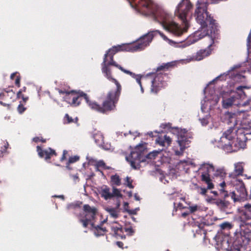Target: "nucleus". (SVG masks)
<instances>
[{
  "mask_svg": "<svg viewBox=\"0 0 251 251\" xmlns=\"http://www.w3.org/2000/svg\"><path fill=\"white\" fill-rule=\"evenodd\" d=\"M208 0H198L196 4V8L194 16L196 21L199 24L201 27H209L206 32L196 31L194 33V39L192 41L187 40L185 41H181L178 43L181 44L180 47L185 48L196 42L199 40L206 36L209 39L208 47H211L212 45L219 39V30L218 29L217 23L211 14L207 11Z\"/></svg>",
  "mask_w": 251,
  "mask_h": 251,
  "instance_id": "obj_1",
  "label": "nucleus"
},
{
  "mask_svg": "<svg viewBox=\"0 0 251 251\" xmlns=\"http://www.w3.org/2000/svg\"><path fill=\"white\" fill-rule=\"evenodd\" d=\"M60 95H62L63 101L66 102L73 106H76L80 104L81 98H83L89 107L93 110L102 114H105L114 110L116 104L110 98V94L107 95L103 98L102 104L95 101H91L86 94L82 91L76 92L74 90H63L56 89Z\"/></svg>",
  "mask_w": 251,
  "mask_h": 251,
  "instance_id": "obj_2",
  "label": "nucleus"
},
{
  "mask_svg": "<svg viewBox=\"0 0 251 251\" xmlns=\"http://www.w3.org/2000/svg\"><path fill=\"white\" fill-rule=\"evenodd\" d=\"M226 123L230 126L229 128L225 131L222 138L229 140L224 146V149L227 151H236L240 149L245 148L247 138L244 129L240 127L239 121L237 120L235 113L227 112L226 114Z\"/></svg>",
  "mask_w": 251,
  "mask_h": 251,
  "instance_id": "obj_3",
  "label": "nucleus"
},
{
  "mask_svg": "<svg viewBox=\"0 0 251 251\" xmlns=\"http://www.w3.org/2000/svg\"><path fill=\"white\" fill-rule=\"evenodd\" d=\"M135 4L142 10H147L149 14H153L154 19L160 23L164 28L176 37L181 36L187 32V27L182 28L173 20V16L163 9H158L154 13L153 4L151 0H138Z\"/></svg>",
  "mask_w": 251,
  "mask_h": 251,
  "instance_id": "obj_4",
  "label": "nucleus"
},
{
  "mask_svg": "<svg viewBox=\"0 0 251 251\" xmlns=\"http://www.w3.org/2000/svg\"><path fill=\"white\" fill-rule=\"evenodd\" d=\"M251 219V204H247L242 210L241 215L238 219L240 230L237 235L233 246L236 249L251 243V222L247 220Z\"/></svg>",
  "mask_w": 251,
  "mask_h": 251,
  "instance_id": "obj_5",
  "label": "nucleus"
},
{
  "mask_svg": "<svg viewBox=\"0 0 251 251\" xmlns=\"http://www.w3.org/2000/svg\"><path fill=\"white\" fill-rule=\"evenodd\" d=\"M101 71L105 76L109 80L112 81L116 85V89L115 90H111L109 91L107 95L110 94V98L115 102L116 104L117 103L119 97L121 95L122 90V87L119 82L114 78L112 76L111 70L110 68V66H113L120 69L123 73L130 75L131 76H135V74L130 71L127 70L119 65L114 60V55L108 54L106 56V60H104V56L103 57V62L101 64Z\"/></svg>",
  "mask_w": 251,
  "mask_h": 251,
  "instance_id": "obj_6",
  "label": "nucleus"
},
{
  "mask_svg": "<svg viewBox=\"0 0 251 251\" xmlns=\"http://www.w3.org/2000/svg\"><path fill=\"white\" fill-rule=\"evenodd\" d=\"M156 32L160 33L157 30L150 31L141 37L133 43L124 44L113 46L105 53L104 60H106V56L108 54L114 56L116 53L120 51L135 52L144 50L151 42Z\"/></svg>",
  "mask_w": 251,
  "mask_h": 251,
  "instance_id": "obj_7",
  "label": "nucleus"
},
{
  "mask_svg": "<svg viewBox=\"0 0 251 251\" xmlns=\"http://www.w3.org/2000/svg\"><path fill=\"white\" fill-rule=\"evenodd\" d=\"M244 89L249 90L247 86H239L236 87V91L223 92L222 94L223 108L227 109L233 105L237 107L249 105L251 101L250 99H248L245 101H242L247 97V93L244 91Z\"/></svg>",
  "mask_w": 251,
  "mask_h": 251,
  "instance_id": "obj_8",
  "label": "nucleus"
},
{
  "mask_svg": "<svg viewBox=\"0 0 251 251\" xmlns=\"http://www.w3.org/2000/svg\"><path fill=\"white\" fill-rule=\"evenodd\" d=\"M193 5L190 0H181L176 7L175 14L180 19L184 25V27L188 28L189 25L186 17L189 11L192 8Z\"/></svg>",
  "mask_w": 251,
  "mask_h": 251,
  "instance_id": "obj_9",
  "label": "nucleus"
},
{
  "mask_svg": "<svg viewBox=\"0 0 251 251\" xmlns=\"http://www.w3.org/2000/svg\"><path fill=\"white\" fill-rule=\"evenodd\" d=\"M174 129L177 132V142L180 148L179 151H175V153L177 155H180L183 154L184 150L188 147L190 141L187 137V131L185 129H179L178 128Z\"/></svg>",
  "mask_w": 251,
  "mask_h": 251,
  "instance_id": "obj_10",
  "label": "nucleus"
},
{
  "mask_svg": "<svg viewBox=\"0 0 251 251\" xmlns=\"http://www.w3.org/2000/svg\"><path fill=\"white\" fill-rule=\"evenodd\" d=\"M139 148H143L142 145L136 147L135 151L131 152L130 155L126 157V160L130 163V166L134 169H137L139 164L145 161V157L143 155V152L139 150Z\"/></svg>",
  "mask_w": 251,
  "mask_h": 251,
  "instance_id": "obj_11",
  "label": "nucleus"
},
{
  "mask_svg": "<svg viewBox=\"0 0 251 251\" xmlns=\"http://www.w3.org/2000/svg\"><path fill=\"white\" fill-rule=\"evenodd\" d=\"M201 171V180L207 184V189H212L214 188V184L212 182V180L210 177V173L214 172L215 168L212 164L208 163H204L202 164L200 168Z\"/></svg>",
  "mask_w": 251,
  "mask_h": 251,
  "instance_id": "obj_12",
  "label": "nucleus"
},
{
  "mask_svg": "<svg viewBox=\"0 0 251 251\" xmlns=\"http://www.w3.org/2000/svg\"><path fill=\"white\" fill-rule=\"evenodd\" d=\"M220 198L212 199L213 203L216 204L221 210L226 211L230 205L228 198L231 197L228 192L220 189Z\"/></svg>",
  "mask_w": 251,
  "mask_h": 251,
  "instance_id": "obj_13",
  "label": "nucleus"
},
{
  "mask_svg": "<svg viewBox=\"0 0 251 251\" xmlns=\"http://www.w3.org/2000/svg\"><path fill=\"white\" fill-rule=\"evenodd\" d=\"M16 99V94L12 89H3L0 93V104L4 106H9Z\"/></svg>",
  "mask_w": 251,
  "mask_h": 251,
  "instance_id": "obj_14",
  "label": "nucleus"
},
{
  "mask_svg": "<svg viewBox=\"0 0 251 251\" xmlns=\"http://www.w3.org/2000/svg\"><path fill=\"white\" fill-rule=\"evenodd\" d=\"M239 233H237L235 235V239L232 242V245H230V243L229 242V240L228 237H224L222 239H220V240H218L217 241V245L221 250L223 251H230L232 249L236 250L237 251H240V249L242 248H245L248 245H246L245 246H243L242 247H240L238 248V249H236L233 246V243L236 239V236Z\"/></svg>",
  "mask_w": 251,
  "mask_h": 251,
  "instance_id": "obj_15",
  "label": "nucleus"
},
{
  "mask_svg": "<svg viewBox=\"0 0 251 251\" xmlns=\"http://www.w3.org/2000/svg\"><path fill=\"white\" fill-rule=\"evenodd\" d=\"M165 75V74L159 73L154 77V79L151 81V91L152 92L157 94L163 87L164 81L163 80V76Z\"/></svg>",
  "mask_w": 251,
  "mask_h": 251,
  "instance_id": "obj_16",
  "label": "nucleus"
},
{
  "mask_svg": "<svg viewBox=\"0 0 251 251\" xmlns=\"http://www.w3.org/2000/svg\"><path fill=\"white\" fill-rule=\"evenodd\" d=\"M237 193L235 192L230 193L231 199H233L234 201H239L240 199H244L247 197V192L245 188V184L241 181L239 184L236 186V187Z\"/></svg>",
  "mask_w": 251,
  "mask_h": 251,
  "instance_id": "obj_17",
  "label": "nucleus"
},
{
  "mask_svg": "<svg viewBox=\"0 0 251 251\" xmlns=\"http://www.w3.org/2000/svg\"><path fill=\"white\" fill-rule=\"evenodd\" d=\"M36 151L38 156L40 158H44L45 160L48 161L53 156H57L55 151L51 148H48L47 150H43L39 146L36 147Z\"/></svg>",
  "mask_w": 251,
  "mask_h": 251,
  "instance_id": "obj_18",
  "label": "nucleus"
},
{
  "mask_svg": "<svg viewBox=\"0 0 251 251\" xmlns=\"http://www.w3.org/2000/svg\"><path fill=\"white\" fill-rule=\"evenodd\" d=\"M111 229L113 233V235L117 238L125 239L126 238L124 233V229L122 226L115 222L112 223L111 225Z\"/></svg>",
  "mask_w": 251,
  "mask_h": 251,
  "instance_id": "obj_19",
  "label": "nucleus"
},
{
  "mask_svg": "<svg viewBox=\"0 0 251 251\" xmlns=\"http://www.w3.org/2000/svg\"><path fill=\"white\" fill-rule=\"evenodd\" d=\"M211 52L210 47L208 46L206 49H201L199 50L195 55L192 56V59L195 61H200L204 57L209 55Z\"/></svg>",
  "mask_w": 251,
  "mask_h": 251,
  "instance_id": "obj_20",
  "label": "nucleus"
},
{
  "mask_svg": "<svg viewBox=\"0 0 251 251\" xmlns=\"http://www.w3.org/2000/svg\"><path fill=\"white\" fill-rule=\"evenodd\" d=\"M83 210L85 212V217L94 220L97 213V209L95 207H91L89 204L83 205Z\"/></svg>",
  "mask_w": 251,
  "mask_h": 251,
  "instance_id": "obj_21",
  "label": "nucleus"
},
{
  "mask_svg": "<svg viewBox=\"0 0 251 251\" xmlns=\"http://www.w3.org/2000/svg\"><path fill=\"white\" fill-rule=\"evenodd\" d=\"M156 143L163 148H168L172 143V139L167 135L158 136L156 139Z\"/></svg>",
  "mask_w": 251,
  "mask_h": 251,
  "instance_id": "obj_22",
  "label": "nucleus"
},
{
  "mask_svg": "<svg viewBox=\"0 0 251 251\" xmlns=\"http://www.w3.org/2000/svg\"><path fill=\"white\" fill-rule=\"evenodd\" d=\"M92 227L93 228V232L95 235L97 236L103 235L107 231L105 228H103L101 226H95L93 223L91 224Z\"/></svg>",
  "mask_w": 251,
  "mask_h": 251,
  "instance_id": "obj_23",
  "label": "nucleus"
},
{
  "mask_svg": "<svg viewBox=\"0 0 251 251\" xmlns=\"http://www.w3.org/2000/svg\"><path fill=\"white\" fill-rule=\"evenodd\" d=\"M101 197L103 198L105 200L110 199L112 198L111 193L110 192V188L107 186H104L101 189L100 192Z\"/></svg>",
  "mask_w": 251,
  "mask_h": 251,
  "instance_id": "obj_24",
  "label": "nucleus"
},
{
  "mask_svg": "<svg viewBox=\"0 0 251 251\" xmlns=\"http://www.w3.org/2000/svg\"><path fill=\"white\" fill-rule=\"evenodd\" d=\"M244 166L243 163L238 162L234 165V172L237 176H242L243 173Z\"/></svg>",
  "mask_w": 251,
  "mask_h": 251,
  "instance_id": "obj_25",
  "label": "nucleus"
},
{
  "mask_svg": "<svg viewBox=\"0 0 251 251\" xmlns=\"http://www.w3.org/2000/svg\"><path fill=\"white\" fill-rule=\"evenodd\" d=\"M111 185L113 186H120L121 184V179L119 176L117 174L114 175H112L111 176Z\"/></svg>",
  "mask_w": 251,
  "mask_h": 251,
  "instance_id": "obj_26",
  "label": "nucleus"
},
{
  "mask_svg": "<svg viewBox=\"0 0 251 251\" xmlns=\"http://www.w3.org/2000/svg\"><path fill=\"white\" fill-rule=\"evenodd\" d=\"M105 210L110 214V216L113 218L116 219L119 217L118 212L116 208L107 207L105 208Z\"/></svg>",
  "mask_w": 251,
  "mask_h": 251,
  "instance_id": "obj_27",
  "label": "nucleus"
},
{
  "mask_svg": "<svg viewBox=\"0 0 251 251\" xmlns=\"http://www.w3.org/2000/svg\"><path fill=\"white\" fill-rule=\"evenodd\" d=\"M163 150H164V148L162 149L160 151H153L147 154L145 157L147 159H153L160 152V151Z\"/></svg>",
  "mask_w": 251,
  "mask_h": 251,
  "instance_id": "obj_28",
  "label": "nucleus"
},
{
  "mask_svg": "<svg viewBox=\"0 0 251 251\" xmlns=\"http://www.w3.org/2000/svg\"><path fill=\"white\" fill-rule=\"evenodd\" d=\"M79 156L77 155L70 157L68 162L66 163V167L68 168L71 164L77 162L79 160Z\"/></svg>",
  "mask_w": 251,
  "mask_h": 251,
  "instance_id": "obj_29",
  "label": "nucleus"
},
{
  "mask_svg": "<svg viewBox=\"0 0 251 251\" xmlns=\"http://www.w3.org/2000/svg\"><path fill=\"white\" fill-rule=\"evenodd\" d=\"M113 192L111 193L112 198L114 197L118 198H123V195L121 193L119 189L116 188L115 186H113Z\"/></svg>",
  "mask_w": 251,
  "mask_h": 251,
  "instance_id": "obj_30",
  "label": "nucleus"
},
{
  "mask_svg": "<svg viewBox=\"0 0 251 251\" xmlns=\"http://www.w3.org/2000/svg\"><path fill=\"white\" fill-rule=\"evenodd\" d=\"M172 66L171 63L163 64L162 65H160L157 68L156 71L159 72L160 71L168 70Z\"/></svg>",
  "mask_w": 251,
  "mask_h": 251,
  "instance_id": "obj_31",
  "label": "nucleus"
},
{
  "mask_svg": "<svg viewBox=\"0 0 251 251\" xmlns=\"http://www.w3.org/2000/svg\"><path fill=\"white\" fill-rule=\"evenodd\" d=\"M124 230L126 233V235L129 236L133 235L135 233V230L132 228L131 226H126L124 228Z\"/></svg>",
  "mask_w": 251,
  "mask_h": 251,
  "instance_id": "obj_32",
  "label": "nucleus"
},
{
  "mask_svg": "<svg viewBox=\"0 0 251 251\" xmlns=\"http://www.w3.org/2000/svg\"><path fill=\"white\" fill-rule=\"evenodd\" d=\"M93 220L90 219L88 217H84V219H80L79 220V222L82 224L83 226L85 228L87 227L88 224L90 222H91Z\"/></svg>",
  "mask_w": 251,
  "mask_h": 251,
  "instance_id": "obj_33",
  "label": "nucleus"
},
{
  "mask_svg": "<svg viewBox=\"0 0 251 251\" xmlns=\"http://www.w3.org/2000/svg\"><path fill=\"white\" fill-rule=\"evenodd\" d=\"M132 180L129 176H126L125 179V185L130 189H133L134 186L132 185Z\"/></svg>",
  "mask_w": 251,
  "mask_h": 251,
  "instance_id": "obj_34",
  "label": "nucleus"
},
{
  "mask_svg": "<svg viewBox=\"0 0 251 251\" xmlns=\"http://www.w3.org/2000/svg\"><path fill=\"white\" fill-rule=\"evenodd\" d=\"M8 146V143L6 142L3 146L0 147V157L3 156V153L6 152Z\"/></svg>",
  "mask_w": 251,
  "mask_h": 251,
  "instance_id": "obj_35",
  "label": "nucleus"
},
{
  "mask_svg": "<svg viewBox=\"0 0 251 251\" xmlns=\"http://www.w3.org/2000/svg\"><path fill=\"white\" fill-rule=\"evenodd\" d=\"M226 173L223 169H217L214 174V176H216L224 177Z\"/></svg>",
  "mask_w": 251,
  "mask_h": 251,
  "instance_id": "obj_36",
  "label": "nucleus"
},
{
  "mask_svg": "<svg viewBox=\"0 0 251 251\" xmlns=\"http://www.w3.org/2000/svg\"><path fill=\"white\" fill-rule=\"evenodd\" d=\"M64 123L69 124L74 122L73 119L70 117L68 114H66L64 118Z\"/></svg>",
  "mask_w": 251,
  "mask_h": 251,
  "instance_id": "obj_37",
  "label": "nucleus"
},
{
  "mask_svg": "<svg viewBox=\"0 0 251 251\" xmlns=\"http://www.w3.org/2000/svg\"><path fill=\"white\" fill-rule=\"evenodd\" d=\"M131 77L135 78L136 80L137 83L139 84V85H140V86L141 87L142 92H143V89L142 84H141V76L139 75H136L135 74V76H134V77L131 76Z\"/></svg>",
  "mask_w": 251,
  "mask_h": 251,
  "instance_id": "obj_38",
  "label": "nucleus"
},
{
  "mask_svg": "<svg viewBox=\"0 0 251 251\" xmlns=\"http://www.w3.org/2000/svg\"><path fill=\"white\" fill-rule=\"evenodd\" d=\"M25 110L26 108L24 107L22 103H20L17 107L18 112L22 114Z\"/></svg>",
  "mask_w": 251,
  "mask_h": 251,
  "instance_id": "obj_39",
  "label": "nucleus"
},
{
  "mask_svg": "<svg viewBox=\"0 0 251 251\" xmlns=\"http://www.w3.org/2000/svg\"><path fill=\"white\" fill-rule=\"evenodd\" d=\"M81 203V202H80V203H78V202H77L76 203H72L68 206V208L69 209H75V208L80 207V204Z\"/></svg>",
  "mask_w": 251,
  "mask_h": 251,
  "instance_id": "obj_40",
  "label": "nucleus"
},
{
  "mask_svg": "<svg viewBox=\"0 0 251 251\" xmlns=\"http://www.w3.org/2000/svg\"><path fill=\"white\" fill-rule=\"evenodd\" d=\"M208 189L207 188L198 187V192L202 195L206 194Z\"/></svg>",
  "mask_w": 251,
  "mask_h": 251,
  "instance_id": "obj_41",
  "label": "nucleus"
},
{
  "mask_svg": "<svg viewBox=\"0 0 251 251\" xmlns=\"http://www.w3.org/2000/svg\"><path fill=\"white\" fill-rule=\"evenodd\" d=\"M33 141H34L35 143H37L39 141H41L42 143H45V142H46V139H44L43 138H41L40 139V138L39 137H35L33 138Z\"/></svg>",
  "mask_w": 251,
  "mask_h": 251,
  "instance_id": "obj_42",
  "label": "nucleus"
},
{
  "mask_svg": "<svg viewBox=\"0 0 251 251\" xmlns=\"http://www.w3.org/2000/svg\"><path fill=\"white\" fill-rule=\"evenodd\" d=\"M97 166L98 167H102L103 168H106V164L103 161H99L97 163Z\"/></svg>",
  "mask_w": 251,
  "mask_h": 251,
  "instance_id": "obj_43",
  "label": "nucleus"
},
{
  "mask_svg": "<svg viewBox=\"0 0 251 251\" xmlns=\"http://www.w3.org/2000/svg\"><path fill=\"white\" fill-rule=\"evenodd\" d=\"M68 154V151L66 150H64L63 152V154L62 157L60 158V161L63 162L66 159V155Z\"/></svg>",
  "mask_w": 251,
  "mask_h": 251,
  "instance_id": "obj_44",
  "label": "nucleus"
},
{
  "mask_svg": "<svg viewBox=\"0 0 251 251\" xmlns=\"http://www.w3.org/2000/svg\"><path fill=\"white\" fill-rule=\"evenodd\" d=\"M20 79H21V77L19 75L16 76V78L15 81V84L18 87H20Z\"/></svg>",
  "mask_w": 251,
  "mask_h": 251,
  "instance_id": "obj_45",
  "label": "nucleus"
},
{
  "mask_svg": "<svg viewBox=\"0 0 251 251\" xmlns=\"http://www.w3.org/2000/svg\"><path fill=\"white\" fill-rule=\"evenodd\" d=\"M188 208L191 213H193L197 210L198 206H197V205L191 206H189V207Z\"/></svg>",
  "mask_w": 251,
  "mask_h": 251,
  "instance_id": "obj_46",
  "label": "nucleus"
},
{
  "mask_svg": "<svg viewBox=\"0 0 251 251\" xmlns=\"http://www.w3.org/2000/svg\"><path fill=\"white\" fill-rule=\"evenodd\" d=\"M26 90V87H23L22 89H21L18 92V96H20V94H22L23 92H25Z\"/></svg>",
  "mask_w": 251,
  "mask_h": 251,
  "instance_id": "obj_47",
  "label": "nucleus"
},
{
  "mask_svg": "<svg viewBox=\"0 0 251 251\" xmlns=\"http://www.w3.org/2000/svg\"><path fill=\"white\" fill-rule=\"evenodd\" d=\"M229 224L227 223H224L221 224V227L222 229H225L226 227H228L229 226Z\"/></svg>",
  "mask_w": 251,
  "mask_h": 251,
  "instance_id": "obj_48",
  "label": "nucleus"
},
{
  "mask_svg": "<svg viewBox=\"0 0 251 251\" xmlns=\"http://www.w3.org/2000/svg\"><path fill=\"white\" fill-rule=\"evenodd\" d=\"M116 244L119 248L124 249V243L122 242L117 241Z\"/></svg>",
  "mask_w": 251,
  "mask_h": 251,
  "instance_id": "obj_49",
  "label": "nucleus"
},
{
  "mask_svg": "<svg viewBox=\"0 0 251 251\" xmlns=\"http://www.w3.org/2000/svg\"><path fill=\"white\" fill-rule=\"evenodd\" d=\"M251 44V33H250L247 39V45L250 46Z\"/></svg>",
  "mask_w": 251,
  "mask_h": 251,
  "instance_id": "obj_50",
  "label": "nucleus"
},
{
  "mask_svg": "<svg viewBox=\"0 0 251 251\" xmlns=\"http://www.w3.org/2000/svg\"><path fill=\"white\" fill-rule=\"evenodd\" d=\"M221 188L220 189L225 190V187L226 186V183L224 181L220 184Z\"/></svg>",
  "mask_w": 251,
  "mask_h": 251,
  "instance_id": "obj_51",
  "label": "nucleus"
},
{
  "mask_svg": "<svg viewBox=\"0 0 251 251\" xmlns=\"http://www.w3.org/2000/svg\"><path fill=\"white\" fill-rule=\"evenodd\" d=\"M249 89V90H247V89H244V91H245L246 92H247V97L245 98H247L248 97V95L249 94H251V90H250V88L247 87Z\"/></svg>",
  "mask_w": 251,
  "mask_h": 251,
  "instance_id": "obj_52",
  "label": "nucleus"
},
{
  "mask_svg": "<svg viewBox=\"0 0 251 251\" xmlns=\"http://www.w3.org/2000/svg\"><path fill=\"white\" fill-rule=\"evenodd\" d=\"M211 193H213L215 196H218L219 198H220V192L218 193L217 191H211Z\"/></svg>",
  "mask_w": 251,
  "mask_h": 251,
  "instance_id": "obj_53",
  "label": "nucleus"
},
{
  "mask_svg": "<svg viewBox=\"0 0 251 251\" xmlns=\"http://www.w3.org/2000/svg\"><path fill=\"white\" fill-rule=\"evenodd\" d=\"M22 99H23L24 102H26V101L28 99V97H25L24 95H22Z\"/></svg>",
  "mask_w": 251,
  "mask_h": 251,
  "instance_id": "obj_54",
  "label": "nucleus"
},
{
  "mask_svg": "<svg viewBox=\"0 0 251 251\" xmlns=\"http://www.w3.org/2000/svg\"><path fill=\"white\" fill-rule=\"evenodd\" d=\"M50 98L51 99H53L54 101L56 102L57 103H59V102L57 101V99H56V98L54 96L50 95Z\"/></svg>",
  "mask_w": 251,
  "mask_h": 251,
  "instance_id": "obj_55",
  "label": "nucleus"
},
{
  "mask_svg": "<svg viewBox=\"0 0 251 251\" xmlns=\"http://www.w3.org/2000/svg\"><path fill=\"white\" fill-rule=\"evenodd\" d=\"M177 207L179 208V209L184 208V207L183 206V204L180 202L177 204Z\"/></svg>",
  "mask_w": 251,
  "mask_h": 251,
  "instance_id": "obj_56",
  "label": "nucleus"
},
{
  "mask_svg": "<svg viewBox=\"0 0 251 251\" xmlns=\"http://www.w3.org/2000/svg\"><path fill=\"white\" fill-rule=\"evenodd\" d=\"M16 76H17V75H16V74H15V73H13V74H12L11 75H10V78H11V79H13L14 78V77H16Z\"/></svg>",
  "mask_w": 251,
  "mask_h": 251,
  "instance_id": "obj_57",
  "label": "nucleus"
},
{
  "mask_svg": "<svg viewBox=\"0 0 251 251\" xmlns=\"http://www.w3.org/2000/svg\"><path fill=\"white\" fill-rule=\"evenodd\" d=\"M120 205H121L120 202L119 201H117V202L116 203V207L115 208H116V209H118L119 208V207L120 206Z\"/></svg>",
  "mask_w": 251,
  "mask_h": 251,
  "instance_id": "obj_58",
  "label": "nucleus"
},
{
  "mask_svg": "<svg viewBox=\"0 0 251 251\" xmlns=\"http://www.w3.org/2000/svg\"><path fill=\"white\" fill-rule=\"evenodd\" d=\"M188 215V213H186V212H184V213H182V216L184 218H185Z\"/></svg>",
  "mask_w": 251,
  "mask_h": 251,
  "instance_id": "obj_59",
  "label": "nucleus"
},
{
  "mask_svg": "<svg viewBox=\"0 0 251 251\" xmlns=\"http://www.w3.org/2000/svg\"><path fill=\"white\" fill-rule=\"evenodd\" d=\"M134 198H135V200H137V201H139L140 200L139 197L136 194H135Z\"/></svg>",
  "mask_w": 251,
  "mask_h": 251,
  "instance_id": "obj_60",
  "label": "nucleus"
},
{
  "mask_svg": "<svg viewBox=\"0 0 251 251\" xmlns=\"http://www.w3.org/2000/svg\"><path fill=\"white\" fill-rule=\"evenodd\" d=\"M22 95H24L23 94H20V96H18V93L17 94H16V99L18 98V99H20V98H22Z\"/></svg>",
  "mask_w": 251,
  "mask_h": 251,
  "instance_id": "obj_61",
  "label": "nucleus"
},
{
  "mask_svg": "<svg viewBox=\"0 0 251 251\" xmlns=\"http://www.w3.org/2000/svg\"><path fill=\"white\" fill-rule=\"evenodd\" d=\"M149 134L151 136H153V133H152V132H151V133H149Z\"/></svg>",
  "mask_w": 251,
  "mask_h": 251,
  "instance_id": "obj_62",
  "label": "nucleus"
},
{
  "mask_svg": "<svg viewBox=\"0 0 251 251\" xmlns=\"http://www.w3.org/2000/svg\"><path fill=\"white\" fill-rule=\"evenodd\" d=\"M170 42H172V43H176L175 42H174V41H172V40H170Z\"/></svg>",
  "mask_w": 251,
  "mask_h": 251,
  "instance_id": "obj_63",
  "label": "nucleus"
},
{
  "mask_svg": "<svg viewBox=\"0 0 251 251\" xmlns=\"http://www.w3.org/2000/svg\"><path fill=\"white\" fill-rule=\"evenodd\" d=\"M129 196H131V195H132V193H131V192H130V193H129Z\"/></svg>",
  "mask_w": 251,
  "mask_h": 251,
  "instance_id": "obj_64",
  "label": "nucleus"
}]
</instances>
